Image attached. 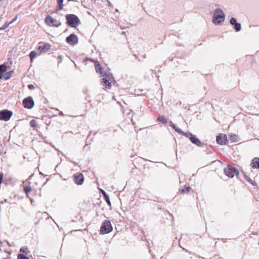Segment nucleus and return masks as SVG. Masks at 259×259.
Instances as JSON below:
<instances>
[{
  "instance_id": "nucleus-44",
  "label": "nucleus",
  "mask_w": 259,
  "mask_h": 259,
  "mask_svg": "<svg viewBox=\"0 0 259 259\" xmlns=\"http://www.w3.org/2000/svg\"><path fill=\"white\" fill-rule=\"evenodd\" d=\"M4 203V200L0 201V204H3Z\"/></svg>"
},
{
  "instance_id": "nucleus-29",
  "label": "nucleus",
  "mask_w": 259,
  "mask_h": 259,
  "mask_svg": "<svg viewBox=\"0 0 259 259\" xmlns=\"http://www.w3.org/2000/svg\"><path fill=\"white\" fill-rule=\"evenodd\" d=\"M37 53L35 51H32L30 52L29 56L30 59V62H32L34 58L36 56Z\"/></svg>"
},
{
  "instance_id": "nucleus-26",
  "label": "nucleus",
  "mask_w": 259,
  "mask_h": 259,
  "mask_svg": "<svg viewBox=\"0 0 259 259\" xmlns=\"http://www.w3.org/2000/svg\"><path fill=\"white\" fill-rule=\"evenodd\" d=\"M23 190L27 196L28 197V194L32 190L31 187L29 185H25L23 186Z\"/></svg>"
},
{
  "instance_id": "nucleus-3",
  "label": "nucleus",
  "mask_w": 259,
  "mask_h": 259,
  "mask_svg": "<svg viewBox=\"0 0 259 259\" xmlns=\"http://www.w3.org/2000/svg\"><path fill=\"white\" fill-rule=\"evenodd\" d=\"M224 172L226 176L229 178H233L236 175L238 179H239V171L235 167L230 164H228L227 167L224 169Z\"/></svg>"
},
{
  "instance_id": "nucleus-2",
  "label": "nucleus",
  "mask_w": 259,
  "mask_h": 259,
  "mask_svg": "<svg viewBox=\"0 0 259 259\" xmlns=\"http://www.w3.org/2000/svg\"><path fill=\"white\" fill-rule=\"evenodd\" d=\"M225 20V14L220 8L216 9L213 13L212 22L215 25H220Z\"/></svg>"
},
{
  "instance_id": "nucleus-9",
  "label": "nucleus",
  "mask_w": 259,
  "mask_h": 259,
  "mask_svg": "<svg viewBox=\"0 0 259 259\" xmlns=\"http://www.w3.org/2000/svg\"><path fill=\"white\" fill-rule=\"evenodd\" d=\"M216 142L221 145H227L228 143L227 135L222 133L219 134L216 137Z\"/></svg>"
},
{
  "instance_id": "nucleus-6",
  "label": "nucleus",
  "mask_w": 259,
  "mask_h": 259,
  "mask_svg": "<svg viewBox=\"0 0 259 259\" xmlns=\"http://www.w3.org/2000/svg\"><path fill=\"white\" fill-rule=\"evenodd\" d=\"M13 112L8 109L0 110V120L8 121L13 115Z\"/></svg>"
},
{
  "instance_id": "nucleus-43",
  "label": "nucleus",
  "mask_w": 259,
  "mask_h": 259,
  "mask_svg": "<svg viewBox=\"0 0 259 259\" xmlns=\"http://www.w3.org/2000/svg\"><path fill=\"white\" fill-rule=\"evenodd\" d=\"M4 202H5V203L8 202V199H5L4 200Z\"/></svg>"
},
{
  "instance_id": "nucleus-16",
  "label": "nucleus",
  "mask_w": 259,
  "mask_h": 259,
  "mask_svg": "<svg viewBox=\"0 0 259 259\" xmlns=\"http://www.w3.org/2000/svg\"><path fill=\"white\" fill-rule=\"evenodd\" d=\"M250 166L253 169H259V157H254L251 160Z\"/></svg>"
},
{
  "instance_id": "nucleus-21",
  "label": "nucleus",
  "mask_w": 259,
  "mask_h": 259,
  "mask_svg": "<svg viewBox=\"0 0 259 259\" xmlns=\"http://www.w3.org/2000/svg\"><path fill=\"white\" fill-rule=\"evenodd\" d=\"M101 193H102L103 197L104 198L105 200L107 202L108 205L111 206V203L110 200L109 196L107 194V193L103 189L100 190Z\"/></svg>"
},
{
  "instance_id": "nucleus-18",
  "label": "nucleus",
  "mask_w": 259,
  "mask_h": 259,
  "mask_svg": "<svg viewBox=\"0 0 259 259\" xmlns=\"http://www.w3.org/2000/svg\"><path fill=\"white\" fill-rule=\"evenodd\" d=\"M156 121L162 123L164 126H165L168 122L167 118L164 115H159L156 119Z\"/></svg>"
},
{
  "instance_id": "nucleus-1",
  "label": "nucleus",
  "mask_w": 259,
  "mask_h": 259,
  "mask_svg": "<svg viewBox=\"0 0 259 259\" xmlns=\"http://www.w3.org/2000/svg\"><path fill=\"white\" fill-rule=\"evenodd\" d=\"M65 19L67 25L72 28H76L81 23L80 19L75 14H66Z\"/></svg>"
},
{
  "instance_id": "nucleus-45",
  "label": "nucleus",
  "mask_w": 259,
  "mask_h": 259,
  "mask_svg": "<svg viewBox=\"0 0 259 259\" xmlns=\"http://www.w3.org/2000/svg\"><path fill=\"white\" fill-rule=\"evenodd\" d=\"M48 181H49V180H48V179H47V181L44 183V185H45Z\"/></svg>"
},
{
  "instance_id": "nucleus-25",
  "label": "nucleus",
  "mask_w": 259,
  "mask_h": 259,
  "mask_svg": "<svg viewBox=\"0 0 259 259\" xmlns=\"http://www.w3.org/2000/svg\"><path fill=\"white\" fill-rule=\"evenodd\" d=\"M178 134H180L181 135L184 136L188 138L189 139H190V137L192 136V135H193L192 133H191L190 132H184L181 129L180 130V132H179Z\"/></svg>"
},
{
  "instance_id": "nucleus-5",
  "label": "nucleus",
  "mask_w": 259,
  "mask_h": 259,
  "mask_svg": "<svg viewBox=\"0 0 259 259\" xmlns=\"http://www.w3.org/2000/svg\"><path fill=\"white\" fill-rule=\"evenodd\" d=\"M45 22L46 25L51 27H58L61 25V23L60 21L53 18L49 15L46 16Z\"/></svg>"
},
{
  "instance_id": "nucleus-20",
  "label": "nucleus",
  "mask_w": 259,
  "mask_h": 259,
  "mask_svg": "<svg viewBox=\"0 0 259 259\" xmlns=\"http://www.w3.org/2000/svg\"><path fill=\"white\" fill-rule=\"evenodd\" d=\"M64 0H57V5L55 8V12H58L63 9Z\"/></svg>"
},
{
  "instance_id": "nucleus-12",
  "label": "nucleus",
  "mask_w": 259,
  "mask_h": 259,
  "mask_svg": "<svg viewBox=\"0 0 259 259\" xmlns=\"http://www.w3.org/2000/svg\"><path fill=\"white\" fill-rule=\"evenodd\" d=\"M230 23L233 26V28L236 32H238L241 29V25L240 23L237 22L236 18L232 17L230 19Z\"/></svg>"
},
{
  "instance_id": "nucleus-40",
  "label": "nucleus",
  "mask_w": 259,
  "mask_h": 259,
  "mask_svg": "<svg viewBox=\"0 0 259 259\" xmlns=\"http://www.w3.org/2000/svg\"><path fill=\"white\" fill-rule=\"evenodd\" d=\"M58 58V59H60V61H61V60H62V56H59Z\"/></svg>"
},
{
  "instance_id": "nucleus-47",
  "label": "nucleus",
  "mask_w": 259,
  "mask_h": 259,
  "mask_svg": "<svg viewBox=\"0 0 259 259\" xmlns=\"http://www.w3.org/2000/svg\"><path fill=\"white\" fill-rule=\"evenodd\" d=\"M92 1H94L95 2L96 0H92Z\"/></svg>"
},
{
  "instance_id": "nucleus-11",
  "label": "nucleus",
  "mask_w": 259,
  "mask_h": 259,
  "mask_svg": "<svg viewBox=\"0 0 259 259\" xmlns=\"http://www.w3.org/2000/svg\"><path fill=\"white\" fill-rule=\"evenodd\" d=\"M84 180V176L82 173L77 172L73 175V181L77 185H81Z\"/></svg>"
},
{
  "instance_id": "nucleus-42",
  "label": "nucleus",
  "mask_w": 259,
  "mask_h": 259,
  "mask_svg": "<svg viewBox=\"0 0 259 259\" xmlns=\"http://www.w3.org/2000/svg\"><path fill=\"white\" fill-rule=\"evenodd\" d=\"M9 72H10L11 75L12 76V73H14V70H11Z\"/></svg>"
},
{
  "instance_id": "nucleus-19",
  "label": "nucleus",
  "mask_w": 259,
  "mask_h": 259,
  "mask_svg": "<svg viewBox=\"0 0 259 259\" xmlns=\"http://www.w3.org/2000/svg\"><path fill=\"white\" fill-rule=\"evenodd\" d=\"M8 66L5 63L0 65V80L4 76V73L7 71Z\"/></svg>"
},
{
  "instance_id": "nucleus-24",
  "label": "nucleus",
  "mask_w": 259,
  "mask_h": 259,
  "mask_svg": "<svg viewBox=\"0 0 259 259\" xmlns=\"http://www.w3.org/2000/svg\"><path fill=\"white\" fill-rule=\"evenodd\" d=\"M191 189L190 186L185 185L184 188L179 189V193L181 195L188 193L190 191Z\"/></svg>"
},
{
  "instance_id": "nucleus-46",
  "label": "nucleus",
  "mask_w": 259,
  "mask_h": 259,
  "mask_svg": "<svg viewBox=\"0 0 259 259\" xmlns=\"http://www.w3.org/2000/svg\"><path fill=\"white\" fill-rule=\"evenodd\" d=\"M40 174L44 176V174L41 172H39Z\"/></svg>"
},
{
  "instance_id": "nucleus-50",
  "label": "nucleus",
  "mask_w": 259,
  "mask_h": 259,
  "mask_svg": "<svg viewBox=\"0 0 259 259\" xmlns=\"http://www.w3.org/2000/svg\"><path fill=\"white\" fill-rule=\"evenodd\" d=\"M0 2H1V0H0Z\"/></svg>"
},
{
  "instance_id": "nucleus-27",
  "label": "nucleus",
  "mask_w": 259,
  "mask_h": 259,
  "mask_svg": "<svg viewBox=\"0 0 259 259\" xmlns=\"http://www.w3.org/2000/svg\"><path fill=\"white\" fill-rule=\"evenodd\" d=\"M169 125L178 133L180 132L181 128H179L174 124L171 121H169L168 122Z\"/></svg>"
},
{
  "instance_id": "nucleus-32",
  "label": "nucleus",
  "mask_w": 259,
  "mask_h": 259,
  "mask_svg": "<svg viewBox=\"0 0 259 259\" xmlns=\"http://www.w3.org/2000/svg\"><path fill=\"white\" fill-rule=\"evenodd\" d=\"M17 259H30L28 256L23 253H18Z\"/></svg>"
},
{
  "instance_id": "nucleus-30",
  "label": "nucleus",
  "mask_w": 259,
  "mask_h": 259,
  "mask_svg": "<svg viewBox=\"0 0 259 259\" xmlns=\"http://www.w3.org/2000/svg\"><path fill=\"white\" fill-rule=\"evenodd\" d=\"M42 120L45 121L47 125H49L51 123V118L47 116H43L42 117Z\"/></svg>"
},
{
  "instance_id": "nucleus-48",
  "label": "nucleus",
  "mask_w": 259,
  "mask_h": 259,
  "mask_svg": "<svg viewBox=\"0 0 259 259\" xmlns=\"http://www.w3.org/2000/svg\"><path fill=\"white\" fill-rule=\"evenodd\" d=\"M8 257H6V258H5L4 259H8Z\"/></svg>"
},
{
  "instance_id": "nucleus-41",
  "label": "nucleus",
  "mask_w": 259,
  "mask_h": 259,
  "mask_svg": "<svg viewBox=\"0 0 259 259\" xmlns=\"http://www.w3.org/2000/svg\"><path fill=\"white\" fill-rule=\"evenodd\" d=\"M6 242H7V244H8L9 246H11V245H10V243L9 242V241H7V240H6Z\"/></svg>"
},
{
  "instance_id": "nucleus-33",
  "label": "nucleus",
  "mask_w": 259,
  "mask_h": 259,
  "mask_svg": "<svg viewBox=\"0 0 259 259\" xmlns=\"http://www.w3.org/2000/svg\"><path fill=\"white\" fill-rule=\"evenodd\" d=\"M30 126L31 127L35 128L37 126V123L35 120L32 119L29 122Z\"/></svg>"
},
{
  "instance_id": "nucleus-36",
  "label": "nucleus",
  "mask_w": 259,
  "mask_h": 259,
  "mask_svg": "<svg viewBox=\"0 0 259 259\" xmlns=\"http://www.w3.org/2000/svg\"><path fill=\"white\" fill-rule=\"evenodd\" d=\"M90 61L91 62H93L95 63V61H96V60H94V59H93L92 58H89V57H85L83 59V62H87V61Z\"/></svg>"
},
{
  "instance_id": "nucleus-10",
  "label": "nucleus",
  "mask_w": 259,
  "mask_h": 259,
  "mask_svg": "<svg viewBox=\"0 0 259 259\" xmlns=\"http://www.w3.org/2000/svg\"><path fill=\"white\" fill-rule=\"evenodd\" d=\"M190 140L192 144L199 147H204L207 145V143L200 141L199 138L194 135L190 137Z\"/></svg>"
},
{
  "instance_id": "nucleus-15",
  "label": "nucleus",
  "mask_w": 259,
  "mask_h": 259,
  "mask_svg": "<svg viewBox=\"0 0 259 259\" xmlns=\"http://www.w3.org/2000/svg\"><path fill=\"white\" fill-rule=\"evenodd\" d=\"M113 80L106 79V78H102L101 79V83L106 88L110 89L111 88V81Z\"/></svg>"
},
{
  "instance_id": "nucleus-22",
  "label": "nucleus",
  "mask_w": 259,
  "mask_h": 259,
  "mask_svg": "<svg viewBox=\"0 0 259 259\" xmlns=\"http://www.w3.org/2000/svg\"><path fill=\"white\" fill-rule=\"evenodd\" d=\"M229 140L231 141V142H238L239 141V136L233 133H230L228 135Z\"/></svg>"
},
{
  "instance_id": "nucleus-14",
  "label": "nucleus",
  "mask_w": 259,
  "mask_h": 259,
  "mask_svg": "<svg viewBox=\"0 0 259 259\" xmlns=\"http://www.w3.org/2000/svg\"><path fill=\"white\" fill-rule=\"evenodd\" d=\"M94 65L96 71L100 75H101L105 71L104 70V68L102 66H101L100 62L98 60L95 61Z\"/></svg>"
},
{
  "instance_id": "nucleus-34",
  "label": "nucleus",
  "mask_w": 259,
  "mask_h": 259,
  "mask_svg": "<svg viewBox=\"0 0 259 259\" xmlns=\"http://www.w3.org/2000/svg\"><path fill=\"white\" fill-rule=\"evenodd\" d=\"M12 76L11 75L10 72H6L4 73V76L3 77L5 80L9 79Z\"/></svg>"
},
{
  "instance_id": "nucleus-38",
  "label": "nucleus",
  "mask_w": 259,
  "mask_h": 259,
  "mask_svg": "<svg viewBox=\"0 0 259 259\" xmlns=\"http://www.w3.org/2000/svg\"><path fill=\"white\" fill-rule=\"evenodd\" d=\"M17 19V16H16L14 18H13L9 23H10V24L13 23L14 22H15Z\"/></svg>"
},
{
  "instance_id": "nucleus-4",
  "label": "nucleus",
  "mask_w": 259,
  "mask_h": 259,
  "mask_svg": "<svg viewBox=\"0 0 259 259\" xmlns=\"http://www.w3.org/2000/svg\"><path fill=\"white\" fill-rule=\"evenodd\" d=\"M113 230L112 225L109 220H104L101 224L100 234L102 235L110 233Z\"/></svg>"
},
{
  "instance_id": "nucleus-7",
  "label": "nucleus",
  "mask_w": 259,
  "mask_h": 259,
  "mask_svg": "<svg viewBox=\"0 0 259 259\" xmlns=\"http://www.w3.org/2000/svg\"><path fill=\"white\" fill-rule=\"evenodd\" d=\"M22 104L25 108L31 109L34 106V102L31 96H28L23 100Z\"/></svg>"
},
{
  "instance_id": "nucleus-8",
  "label": "nucleus",
  "mask_w": 259,
  "mask_h": 259,
  "mask_svg": "<svg viewBox=\"0 0 259 259\" xmlns=\"http://www.w3.org/2000/svg\"><path fill=\"white\" fill-rule=\"evenodd\" d=\"M65 41L69 45L74 46L78 43V37L75 34L72 33L66 37Z\"/></svg>"
},
{
  "instance_id": "nucleus-17",
  "label": "nucleus",
  "mask_w": 259,
  "mask_h": 259,
  "mask_svg": "<svg viewBox=\"0 0 259 259\" xmlns=\"http://www.w3.org/2000/svg\"><path fill=\"white\" fill-rule=\"evenodd\" d=\"M101 76H103V78H106L107 79L113 80L115 82V81L114 80V78L113 76V74L107 71H104L101 75Z\"/></svg>"
},
{
  "instance_id": "nucleus-13",
  "label": "nucleus",
  "mask_w": 259,
  "mask_h": 259,
  "mask_svg": "<svg viewBox=\"0 0 259 259\" xmlns=\"http://www.w3.org/2000/svg\"><path fill=\"white\" fill-rule=\"evenodd\" d=\"M51 48V45L47 42L44 43L42 46H39L37 47V51L39 52H46Z\"/></svg>"
},
{
  "instance_id": "nucleus-23",
  "label": "nucleus",
  "mask_w": 259,
  "mask_h": 259,
  "mask_svg": "<svg viewBox=\"0 0 259 259\" xmlns=\"http://www.w3.org/2000/svg\"><path fill=\"white\" fill-rule=\"evenodd\" d=\"M242 173L243 174L244 179L248 182H249L252 186L257 187V184L255 182H253L249 177H248L244 171L242 170Z\"/></svg>"
},
{
  "instance_id": "nucleus-39",
  "label": "nucleus",
  "mask_w": 259,
  "mask_h": 259,
  "mask_svg": "<svg viewBox=\"0 0 259 259\" xmlns=\"http://www.w3.org/2000/svg\"><path fill=\"white\" fill-rule=\"evenodd\" d=\"M108 6H109L113 7V6L112 5V4L109 1H108Z\"/></svg>"
},
{
  "instance_id": "nucleus-35",
  "label": "nucleus",
  "mask_w": 259,
  "mask_h": 259,
  "mask_svg": "<svg viewBox=\"0 0 259 259\" xmlns=\"http://www.w3.org/2000/svg\"><path fill=\"white\" fill-rule=\"evenodd\" d=\"M9 25H10V23H9L8 22H6L4 25L2 27H0V31L5 30L9 27Z\"/></svg>"
},
{
  "instance_id": "nucleus-37",
  "label": "nucleus",
  "mask_w": 259,
  "mask_h": 259,
  "mask_svg": "<svg viewBox=\"0 0 259 259\" xmlns=\"http://www.w3.org/2000/svg\"><path fill=\"white\" fill-rule=\"evenodd\" d=\"M27 87H28V89L30 90H32L35 88L34 85H33L32 84H29L27 85Z\"/></svg>"
},
{
  "instance_id": "nucleus-49",
  "label": "nucleus",
  "mask_w": 259,
  "mask_h": 259,
  "mask_svg": "<svg viewBox=\"0 0 259 259\" xmlns=\"http://www.w3.org/2000/svg\"><path fill=\"white\" fill-rule=\"evenodd\" d=\"M0 243H2V242L0 241Z\"/></svg>"
},
{
  "instance_id": "nucleus-28",
  "label": "nucleus",
  "mask_w": 259,
  "mask_h": 259,
  "mask_svg": "<svg viewBox=\"0 0 259 259\" xmlns=\"http://www.w3.org/2000/svg\"><path fill=\"white\" fill-rule=\"evenodd\" d=\"M12 181V179L10 177H4V181L3 182V183L5 184V185L7 186L11 184Z\"/></svg>"
},
{
  "instance_id": "nucleus-31",
  "label": "nucleus",
  "mask_w": 259,
  "mask_h": 259,
  "mask_svg": "<svg viewBox=\"0 0 259 259\" xmlns=\"http://www.w3.org/2000/svg\"><path fill=\"white\" fill-rule=\"evenodd\" d=\"M20 251L21 252H24L26 254H28L30 252V251L28 249V248L27 246H24L20 248Z\"/></svg>"
}]
</instances>
